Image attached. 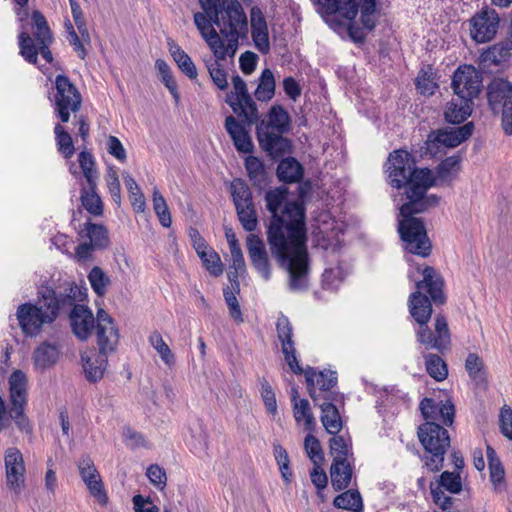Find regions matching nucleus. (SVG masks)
Here are the masks:
<instances>
[{
    "label": "nucleus",
    "mask_w": 512,
    "mask_h": 512,
    "mask_svg": "<svg viewBox=\"0 0 512 512\" xmlns=\"http://www.w3.org/2000/svg\"><path fill=\"white\" fill-rule=\"evenodd\" d=\"M5 476L9 490L19 495L25 487V465L19 449L10 447L5 451Z\"/></svg>",
    "instance_id": "obj_19"
},
{
    "label": "nucleus",
    "mask_w": 512,
    "mask_h": 512,
    "mask_svg": "<svg viewBox=\"0 0 512 512\" xmlns=\"http://www.w3.org/2000/svg\"><path fill=\"white\" fill-rule=\"evenodd\" d=\"M226 58L227 57L217 58L214 56V58L209 57L204 60L212 82L220 90H225L228 88L227 73L220 64V61H223Z\"/></svg>",
    "instance_id": "obj_45"
},
{
    "label": "nucleus",
    "mask_w": 512,
    "mask_h": 512,
    "mask_svg": "<svg viewBox=\"0 0 512 512\" xmlns=\"http://www.w3.org/2000/svg\"><path fill=\"white\" fill-rule=\"evenodd\" d=\"M70 321L73 333L82 341L87 340L96 327L94 316L85 305L74 306L70 313Z\"/></svg>",
    "instance_id": "obj_27"
},
{
    "label": "nucleus",
    "mask_w": 512,
    "mask_h": 512,
    "mask_svg": "<svg viewBox=\"0 0 512 512\" xmlns=\"http://www.w3.org/2000/svg\"><path fill=\"white\" fill-rule=\"evenodd\" d=\"M488 103L493 111L502 110V127L506 135H512V83L493 79L487 87Z\"/></svg>",
    "instance_id": "obj_12"
},
{
    "label": "nucleus",
    "mask_w": 512,
    "mask_h": 512,
    "mask_svg": "<svg viewBox=\"0 0 512 512\" xmlns=\"http://www.w3.org/2000/svg\"><path fill=\"white\" fill-rule=\"evenodd\" d=\"M335 401H325L317 403L322 411L321 422L325 430L332 435H336L342 429V421Z\"/></svg>",
    "instance_id": "obj_35"
},
{
    "label": "nucleus",
    "mask_w": 512,
    "mask_h": 512,
    "mask_svg": "<svg viewBox=\"0 0 512 512\" xmlns=\"http://www.w3.org/2000/svg\"><path fill=\"white\" fill-rule=\"evenodd\" d=\"M78 161L86 183L94 185L98 180V172L95 169L94 157L90 152L82 151L78 156Z\"/></svg>",
    "instance_id": "obj_54"
},
{
    "label": "nucleus",
    "mask_w": 512,
    "mask_h": 512,
    "mask_svg": "<svg viewBox=\"0 0 512 512\" xmlns=\"http://www.w3.org/2000/svg\"><path fill=\"white\" fill-rule=\"evenodd\" d=\"M413 215L401 216L398 232L409 253L427 257L431 251V243L422 219Z\"/></svg>",
    "instance_id": "obj_10"
},
{
    "label": "nucleus",
    "mask_w": 512,
    "mask_h": 512,
    "mask_svg": "<svg viewBox=\"0 0 512 512\" xmlns=\"http://www.w3.org/2000/svg\"><path fill=\"white\" fill-rule=\"evenodd\" d=\"M462 489V477L458 471H444L435 481L430 483V493L433 502L442 510H448L453 505V498L447 496L445 491L451 494H459Z\"/></svg>",
    "instance_id": "obj_15"
},
{
    "label": "nucleus",
    "mask_w": 512,
    "mask_h": 512,
    "mask_svg": "<svg viewBox=\"0 0 512 512\" xmlns=\"http://www.w3.org/2000/svg\"><path fill=\"white\" fill-rule=\"evenodd\" d=\"M335 507L359 512L363 509L362 497L357 490H347L333 501Z\"/></svg>",
    "instance_id": "obj_46"
},
{
    "label": "nucleus",
    "mask_w": 512,
    "mask_h": 512,
    "mask_svg": "<svg viewBox=\"0 0 512 512\" xmlns=\"http://www.w3.org/2000/svg\"><path fill=\"white\" fill-rule=\"evenodd\" d=\"M277 337L281 342L282 352L284 354L285 361L287 362L291 371L297 375L304 372L300 366L297 356L295 343L293 341V327L288 317L280 314L276 322Z\"/></svg>",
    "instance_id": "obj_20"
},
{
    "label": "nucleus",
    "mask_w": 512,
    "mask_h": 512,
    "mask_svg": "<svg viewBox=\"0 0 512 512\" xmlns=\"http://www.w3.org/2000/svg\"><path fill=\"white\" fill-rule=\"evenodd\" d=\"M303 168L300 163L292 157L282 159L277 167V176L285 183H295L301 180Z\"/></svg>",
    "instance_id": "obj_41"
},
{
    "label": "nucleus",
    "mask_w": 512,
    "mask_h": 512,
    "mask_svg": "<svg viewBox=\"0 0 512 512\" xmlns=\"http://www.w3.org/2000/svg\"><path fill=\"white\" fill-rule=\"evenodd\" d=\"M203 262L204 267L213 276H220L223 273V264L220 256L212 248H208L204 251H199L197 254Z\"/></svg>",
    "instance_id": "obj_53"
},
{
    "label": "nucleus",
    "mask_w": 512,
    "mask_h": 512,
    "mask_svg": "<svg viewBox=\"0 0 512 512\" xmlns=\"http://www.w3.org/2000/svg\"><path fill=\"white\" fill-rule=\"evenodd\" d=\"M473 102L453 97L447 104L445 110V119L452 124L464 122L472 113Z\"/></svg>",
    "instance_id": "obj_33"
},
{
    "label": "nucleus",
    "mask_w": 512,
    "mask_h": 512,
    "mask_svg": "<svg viewBox=\"0 0 512 512\" xmlns=\"http://www.w3.org/2000/svg\"><path fill=\"white\" fill-rule=\"evenodd\" d=\"M59 355L60 352L55 345L44 342L33 353L34 366L41 371L50 368L57 363Z\"/></svg>",
    "instance_id": "obj_34"
},
{
    "label": "nucleus",
    "mask_w": 512,
    "mask_h": 512,
    "mask_svg": "<svg viewBox=\"0 0 512 512\" xmlns=\"http://www.w3.org/2000/svg\"><path fill=\"white\" fill-rule=\"evenodd\" d=\"M418 437L427 453L422 457L424 468L433 473L440 471L450 447L448 431L439 423L427 421L419 426Z\"/></svg>",
    "instance_id": "obj_8"
},
{
    "label": "nucleus",
    "mask_w": 512,
    "mask_h": 512,
    "mask_svg": "<svg viewBox=\"0 0 512 512\" xmlns=\"http://www.w3.org/2000/svg\"><path fill=\"white\" fill-rule=\"evenodd\" d=\"M293 406V416L297 424L303 423L305 430L313 432L316 427V420L311 411L308 400L301 399L295 402Z\"/></svg>",
    "instance_id": "obj_44"
},
{
    "label": "nucleus",
    "mask_w": 512,
    "mask_h": 512,
    "mask_svg": "<svg viewBox=\"0 0 512 512\" xmlns=\"http://www.w3.org/2000/svg\"><path fill=\"white\" fill-rule=\"evenodd\" d=\"M287 189L278 187L265 195L271 213L267 241L272 255L290 275V289L306 287L308 254L306 249L305 212L301 204L286 202Z\"/></svg>",
    "instance_id": "obj_1"
},
{
    "label": "nucleus",
    "mask_w": 512,
    "mask_h": 512,
    "mask_svg": "<svg viewBox=\"0 0 512 512\" xmlns=\"http://www.w3.org/2000/svg\"><path fill=\"white\" fill-rule=\"evenodd\" d=\"M426 370L428 374L437 381L444 380L448 375L446 363L436 354L425 356Z\"/></svg>",
    "instance_id": "obj_51"
},
{
    "label": "nucleus",
    "mask_w": 512,
    "mask_h": 512,
    "mask_svg": "<svg viewBox=\"0 0 512 512\" xmlns=\"http://www.w3.org/2000/svg\"><path fill=\"white\" fill-rule=\"evenodd\" d=\"M437 87L438 85L433 77V69L430 66L427 69H422L416 78L417 90L423 95H432Z\"/></svg>",
    "instance_id": "obj_57"
},
{
    "label": "nucleus",
    "mask_w": 512,
    "mask_h": 512,
    "mask_svg": "<svg viewBox=\"0 0 512 512\" xmlns=\"http://www.w3.org/2000/svg\"><path fill=\"white\" fill-rule=\"evenodd\" d=\"M305 378L310 397L315 403L325 401H340L342 396L333 390L337 384L336 373L330 370L316 371L308 367Z\"/></svg>",
    "instance_id": "obj_13"
},
{
    "label": "nucleus",
    "mask_w": 512,
    "mask_h": 512,
    "mask_svg": "<svg viewBox=\"0 0 512 512\" xmlns=\"http://www.w3.org/2000/svg\"><path fill=\"white\" fill-rule=\"evenodd\" d=\"M78 469L91 495L100 505L105 506L108 503V496L93 461L89 457L81 458Z\"/></svg>",
    "instance_id": "obj_24"
},
{
    "label": "nucleus",
    "mask_w": 512,
    "mask_h": 512,
    "mask_svg": "<svg viewBox=\"0 0 512 512\" xmlns=\"http://www.w3.org/2000/svg\"><path fill=\"white\" fill-rule=\"evenodd\" d=\"M225 128L238 152L251 153L253 151L254 145L248 131L234 116L230 115L226 117Z\"/></svg>",
    "instance_id": "obj_30"
},
{
    "label": "nucleus",
    "mask_w": 512,
    "mask_h": 512,
    "mask_svg": "<svg viewBox=\"0 0 512 512\" xmlns=\"http://www.w3.org/2000/svg\"><path fill=\"white\" fill-rule=\"evenodd\" d=\"M276 82L273 72L266 68L259 77V83L255 90L257 100L266 102L272 99L275 94Z\"/></svg>",
    "instance_id": "obj_43"
},
{
    "label": "nucleus",
    "mask_w": 512,
    "mask_h": 512,
    "mask_svg": "<svg viewBox=\"0 0 512 512\" xmlns=\"http://www.w3.org/2000/svg\"><path fill=\"white\" fill-rule=\"evenodd\" d=\"M484 364L482 359L475 353H470L465 361V369L469 376L476 381H481L484 378Z\"/></svg>",
    "instance_id": "obj_63"
},
{
    "label": "nucleus",
    "mask_w": 512,
    "mask_h": 512,
    "mask_svg": "<svg viewBox=\"0 0 512 512\" xmlns=\"http://www.w3.org/2000/svg\"><path fill=\"white\" fill-rule=\"evenodd\" d=\"M232 83L234 91L227 95V103L247 125L255 123L258 120V109L248 93L245 81L239 75H235L232 77Z\"/></svg>",
    "instance_id": "obj_14"
},
{
    "label": "nucleus",
    "mask_w": 512,
    "mask_h": 512,
    "mask_svg": "<svg viewBox=\"0 0 512 512\" xmlns=\"http://www.w3.org/2000/svg\"><path fill=\"white\" fill-rule=\"evenodd\" d=\"M79 35L75 32L71 23L67 24L68 41L74 47V50L81 59H85L87 52L85 45H89L91 42L90 34L86 26V22L75 24Z\"/></svg>",
    "instance_id": "obj_36"
},
{
    "label": "nucleus",
    "mask_w": 512,
    "mask_h": 512,
    "mask_svg": "<svg viewBox=\"0 0 512 512\" xmlns=\"http://www.w3.org/2000/svg\"><path fill=\"white\" fill-rule=\"evenodd\" d=\"M16 316L23 333L30 336L37 335L43 325L50 324L56 319L55 307L45 299L41 289L37 303L21 304L17 308Z\"/></svg>",
    "instance_id": "obj_9"
},
{
    "label": "nucleus",
    "mask_w": 512,
    "mask_h": 512,
    "mask_svg": "<svg viewBox=\"0 0 512 512\" xmlns=\"http://www.w3.org/2000/svg\"><path fill=\"white\" fill-rule=\"evenodd\" d=\"M291 128V118L281 105H273L265 117L257 123L256 135L259 146L271 157H281L290 152L291 142L284 137Z\"/></svg>",
    "instance_id": "obj_4"
},
{
    "label": "nucleus",
    "mask_w": 512,
    "mask_h": 512,
    "mask_svg": "<svg viewBox=\"0 0 512 512\" xmlns=\"http://www.w3.org/2000/svg\"><path fill=\"white\" fill-rule=\"evenodd\" d=\"M149 342L151 346L157 351L165 365L172 367L175 364L174 354L158 331H154L150 335Z\"/></svg>",
    "instance_id": "obj_50"
},
{
    "label": "nucleus",
    "mask_w": 512,
    "mask_h": 512,
    "mask_svg": "<svg viewBox=\"0 0 512 512\" xmlns=\"http://www.w3.org/2000/svg\"><path fill=\"white\" fill-rule=\"evenodd\" d=\"M423 279L416 283V291L412 292L408 299L409 312L419 325L416 330L417 341L426 349L443 351L450 344V333L445 317L436 315L434 331L427 325L431 318V301L435 304H443V280L433 267L426 266L422 270Z\"/></svg>",
    "instance_id": "obj_2"
},
{
    "label": "nucleus",
    "mask_w": 512,
    "mask_h": 512,
    "mask_svg": "<svg viewBox=\"0 0 512 512\" xmlns=\"http://www.w3.org/2000/svg\"><path fill=\"white\" fill-rule=\"evenodd\" d=\"M473 129V123L469 122L461 127L431 132L427 140L428 148L438 149L440 146L454 148L467 140L472 135Z\"/></svg>",
    "instance_id": "obj_21"
},
{
    "label": "nucleus",
    "mask_w": 512,
    "mask_h": 512,
    "mask_svg": "<svg viewBox=\"0 0 512 512\" xmlns=\"http://www.w3.org/2000/svg\"><path fill=\"white\" fill-rule=\"evenodd\" d=\"M245 168L249 179L255 184H260L265 180V168L259 158L255 156H248L245 159Z\"/></svg>",
    "instance_id": "obj_59"
},
{
    "label": "nucleus",
    "mask_w": 512,
    "mask_h": 512,
    "mask_svg": "<svg viewBox=\"0 0 512 512\" xmlns=\"http://www.w3.org/2000/svg\"><path fill=\"white\" fill-rule=\"evenodd\" d=\"M359 1L361 3L360 21H361L362 27H359L355 23V18L352 20V24L355 25L357 28H359L362 31L364 37H366L364 30L372 31L376 26V22H377L376 1L375 0H359ZM350 38L356 43H362L365 40V38H363V40H361V41H356L351 36H350Z\"/></svg>",
    "instance_id": "obj_39"
},
{
    "label": "nucleus",
    "mask_w": 512,
    "mask_h": 512,
    "mask_svg": "<svg viewBox=\"0 0 512 512\" xmlns=\"http://www.w3.org/2000/svg\"><path fill=\"white\" fill-rule=\"evenodd\" d=\"M236 211L239 221L246 231L252 232L257 228L258 219L254 204L247 206V208L245 206L236 208Z\"/></svg>",
    "instance_id": "obj_60"
},
{
    "label": "nucleus",
    "mask_w": 512,
    "mask_h": 512,
    "mask_svg": "<svg viewBox=\"0 0 512 512\" xmlns=\"http://www.w3.org/2000/svg\"><path fill=\"white\" fill-rule=\"evenodd\" d=\"M207 15L213 17V23L219 28L220 34L226 38L223 42L224 57H234L239 38L248 30L247 17L238 0H220Z\"/></svg>",
    "instance_id": "obj_5"
},
{
    "label": "nucleus",
    "mask_w": 512,
    "mask_h": 512,
    "mask_svg": "<svg viewBox=\"0 0 512 512\" xmlns=\"http://www.w3.org/2000/svg\"><path fill=\"white\" fill-rule=\"evenodd\" d=\"M95 328L99 346L98 352L105 355L113 352L118 344L119 334L113 319L103 309L97 312V325Z\"/></svg>",
    "instance_id": "obj_22"
},
{
    "label": "nucleus",
    "mask_w": 512,
    "mask_h": 512,
    "mask_svg": "<svg viewBox=\"0 0 512 512\" xmlns=\"http://www.w3.org/2000/svg\"><path fill=\"white\" fill-rule=\"evenodd\" d=\"M352 467L348 461L333 462L330 468L331 483L336 491L346 489L351 482Z\"/></svg>",
    "instance_id": "obj_37"
},
{
    "label": "nucleus",
    "mask_w": 512,
    "mask_h": 512,
    "mask_svg": "<svg viewBox=\"0 0 512 512\" xmlns=\"http://www.w3.org/2000/svg\"><path fill=\"white\" fill-rule=\"evenodd\" d=\"M96 189L97 182L94 185L87 183L83 185L81 189V203L90 214L99 216L103 213V203Z\"/></svg>",
    "instance_id": "obj_42"
},
{
    "label": "nucleus",
    "mask_w": 512,
    "mask_h": 512,
    "mask_svg": "<svg viewBox=\"0 0 512 512\" xmlns=\"http://www.w3.org/2000/svg\"><path fill=\"white\" fill-rule=\"evenodd\" d=\"M232 196L236 208L246 207L253 204L249 187L242 181L232 183Z\"/></svg>",
    "instance_id": "obj_58"
},
{
    "label": "nucleus",
    "mask_w": 512,
    "mask_h": 512,
    "mask_svg": "<svg viewBox=\"0 0 512 512\" xmlns=\"http://www.w3.org/2000/svg\"><path fill=\"white\" fill-rule=\"evenodd\" d=\"M123 180L129 192V198L136 212H144L146 207L145 197L135 179L128 173H123Z\"/></svg>",
    "instance_id": "obj_47"
},
{
    "label": "nucleus",
    "mask_w": 512,
    "mask_h": 512,
    "mask_svg": "<svg viewBox=\"0 0 512 512\" xmlns=\"http://www.w3.org/2000/svg\"><path fill=\"white\" fill-rule=\"evenodd\" d=\"M54 134L58 151L65 157L71 158L75 152L72 137L65 128L57 123L54 127Z\"/></svg>",
    "instance_id": "obj_49"
},
{
    "label": "nucleus",
    "mask_w": 512,
    "mask_h": 512,
    "mask_svg": "<svg viewBox=\"0 0 512 512\" xmlns=\"http://www.w3.org/2000/svg\"><path fill=\"white\" fill-rule=\"evenodd\" d=\"M304 448L313 464H322L324 456L320 442L311 432L305 437Z\"/></svg>",
    "instance_id": "obj_61"
},
{
    "label": "nucleus",
    "mask_w": 512,
    "mask_h": 512,
    "mask_svg": "<svg viewBox=\"0 0 512 512\" xmlns=\"http://www.w3.org/2000/svg\"><path fill=\"white\" fill-rule=\"evenodd\" d=\"M169 52L179 69L191 80L198 76L197 68L191 57L176 43L169 42Z\"/></svg>",
    "instance_id": "obj_38"
},
{
    "label": "nucleus",
    "mask_w": 512,
    "mask_h": 512,
    "mask_svg": "<svg viewBox=\"0 0 512 512\" xmlns=\"http://www.w3.org/2000/svg\"><path fill=\"white\" fill-rule=\"evenodd\" d=\"M81 235L87 237L90 240L89 243L96 250H102L109 246L110 240L108 231L101 224H95L90 221L86 222Z\"/></svg>",
    "instance_id": "obj_40"
},
{
    "label": "nucleus",
    "mask_w": 512,
    "mask_h": 512,
    "mask_svg": "<svg viewBox=\"0 0 512 512\" xmlns=\"http://www.w3.org/2000/svg\"><path fill=\"white\" fill-rule=\"evenodd\" d=\"M420 410L426 422L442 423L451 426L454 422L455 408L451 401H436L424 398L420 403Z\"/></svg>",
    "instance_id": "obj_23"
},
{
    "label": "nucleus",
    "mask_w": 512,
    "mask_h": 512,
    "mask_svg": "<svg viewBox=\"0 0 512 512\" xmlns=\"http://www.w3.org/2000/svg\"><path fill=\"white\" fill-rule=\"evenodd\" d=\"M41 290L45 299L55 307L56 317L61 310L73 309L75 305H81L80 303L86 298V289L74 282H65L58 291L50 287H41Z\"/></svg>",
    "instance_id": "obj_16"
},
{
    "label": "nucleus",
    "mask_w": 512,
    "mask_h": 512,
    "mask_svg": "<svg viewBox=\"0 0 512 512\" xmlns=\"http://www.w3.org/2000/svg\"><path fill=\"white\" fill-rule=\"evenodd\" d=\"M481 83V73L471 65H464L454 72L451 86L455 97L473 102L480 93Z\"/></svg>",
    "instance_id": "obj_17"
},
{
    "label": "nucleus",
    "mask_w": 512,
    "mask_h": 512,
    "mask_svg": "<svg viewBox=\"0 0 512 512\" xmlns=\"http://www.w3.org/2000/svg\"><path fill=\"white\" fill-rule=\"evenodd\" d=\"M85 378L90 383L100 381L107 367L108 355L104 353L90 351L81 356Z\"/></svg>",
    "instance_id": "obj_28"
},
{
    "label": "nucleus",
    "mask_w": 512,
    "mask_h": 512,
    "mask_svg": "<svg viewBox=\"0 0 512 512\" xmlns=\"http://www.w3.org/2000/svg\"><path fill=\"white\" fill-rule=\"evenodd\" d=\"M88 280L92 289L98 296H103L107 291V287L111 283L110 278L98 266L91 269L88 274Z\"/></svg>",
    "instance_id": "obj_55"
},
{
    "label": "nucleus",
    "mask_w": 512,
    "mask_h": 512,
    "mask_svg": "<svg viewBox=\"0 0 512 512\" xmlns=\"http://www.w3.org/2000/svg\"><path fill=\"white\" fill-rule=\"evenodd\" d=\"M510 50V47L506 43H498L482 52L480 55V60L485 65H498L509 56Z\"/></svg>",
    "instance_id": "obj_48"
},
{
    "label": "nucleus",
    "mask_w": 512,
    "mask_h": 512,
    "mask_svg": "<svg viewBox=\"0 0 512 512\" xmlns=\"http://www.w3.org/2000/svg\"><path fill=\"white\" fill-rule=\"evenodd\" d=\"M246 244L251 264L263 279L269 280L271 265L263 240L255 234H250Z\"/></svg>",
    "instance_id": "obj_25"
},
{
    "label": "nucleus",
    "mask_w": 512,
    "mask_h": 512,
    "mask_svg": "<svg viewBox=\"0 0 512 512\" xmlns=\"http://www.w3.org/2000/svg\"><path fill=\"white\" fill-rule=\"evenodd\" d=\"M9 397L11 406L27 403V377L21 370L14 371L9 377Z\"/></svg>",
    "instance_id": "obj_32"
},
{
    "label": "nucleus",
    "mask_w": 512,
    "mask_h": 512,
    "mask_svg": "<svg viewBox=\"0 0 512 512\" xmlns=\"http://www.w3.org/2000/svg\"><path fill=\"white\" fill-rule=\"evenodd\" d=\"M428 189L429 188H425L419 195L408 193L406 195L408 201L400 207V216L422 213L437 206L440 197L435 194L426 195Z\"/></svg>",
    "instance_id": "obj_29"
},
{
    "label": "nucleus",
    "mask_w": 512,
    "mask_h": 512,
    "mask_svg": "<svg viewBox=\"0 0 512 512\" xmlns=\"http://www.w3.org/2000/svg\"><path fill=\"white\" fill-rule=\"evenodd\" d=\"M33 22V38L26 31H21L18 35L20 55L31 64H36L38 54L45 59L46 62L53 61V55L49 47L53 42V37L48 23L40 11L32 13Z\"/></svg>",
    "instance_id": "obj_6"
},
{
    "label": "nucleus",
    "mask_w": 512,
    "mask_h": 512,
    "mask_svg": "<svg viewBox=\"0 0 512 512\" xmlns=\"http://www.w3.org/2000/svg\"><path fill=\"white\" fill-rule=\"evenodd\" d=\"M469 24L471 38L477 43H487L496 36L500 18L493 8L485 6L470 19Z\"/></svg>",
    "instance_id": "obj_18"
},
{
    "label": "nucleus",
    "mask_w": 512,
    "mask_h": 512,
    "mask_svg": "<svg viewBox=\"0 0 512 512\" xmlns=\"http://www.w3.org/2000/svg\"><path fill=\"white\" fill-rule=\"evenodd\" d=\"M153 209L163 227H170L172 224L171 214L166 200L157 188L153 190Z\"/></svg>",
    "instance_id": "obj_52"
},
{
    "label": "nucleus",
    "mask_w": 512,
    "mask_h": 512,
    "mask_svg": "<svg viewBox=\"0 0 512 512\" xmlns=\"http://www.w3.org/2000/svg\"><path fill=\"white\" fill-rule=\"evenodd\" d=\"M460 159L458 156L445 158L437 167L435 174L432 172L433 186L450 185L459 170Z\"/></svg>",
    "instance_id": "obj_31"
},
{
    "label": "nucleus",
    "mask_w": 512,
    "mask_h": 512,
    "mask_svg": "<svg viewBox=\"0 0 512 512\" xmlns=\"http://www.w3.org/2000/svg\"><path fill=\"white\" fill-rule=\"evenodd\" d=\"M155 67L161 75V81L167 87L176 101H179V93L177 90V83L172 75L171 69L166 61L158 59L155 62Z\"/></svg>",
    "instance_id": "obj_56"
},
{
    "label": "nucleus",
    "mask_w": 512,
    "mask_h": 512,
    "mask_svg": "<svg viewBox=\"0 0 512 512\" xmlns=\"http://www.w3.org/2000/svg\"><path fill=\"white\" fill-rule=\"evenodd\" d=\"M334 30L346 29L356 41L364 38L362 31L352 24L359 11L357 0H310Z\"/></svg>",
    "instance_id": "obj_7"
},
{
    "label": "nucleus",
    "mask_w": 512,
    "mask_h": 512,
    "mask_svg": "<svg viewBox=\"0 0 512 512\" xmlns=\"http://www.w3.org/2000/svg\"><path fill=\"white\" fill-rule=\"evenodd\" d=\"M499 428L501 434L512 441V409L509 406L505 405L500 410Z\"/></svg>",
    "instance_id": "obj_64"
},
{
    "label": "nucleus",
    "mask_w": 512,
    "mask_h": 512,
    "mask_svg": "<svg viewBox=\"0 0 512 512\" xmlns=\"http://www.w3.org/2000/svg\"><path fill=\"white\" fill-rule=\"evenodd\" d=\"M55 89L56 92L53 96L54 114L62 123H67L70 120V114L77 113L81 108V94L65 75L56 76Z\"/></svg>",
    "instance_id": "obj_11"
},
{
    "label": "nucleus",
    "mask_w": 512,
    "mask_h": 512,
    "mask_svg": "<svg viewBox=\"0 0 512 512\" xmlns=\"http://www.w3.org/2000/svg\"><path fill=\"white\" fill-rule=\"evenodd\" d=\"M389 183L400 189L405 187V194H420L425 188L433 186L432 171L428 168H416L415 161L405 150L390 153L387 162Z\"/></svg>",
    "instance_id": "obj_3"
},
{
    "label": "nucleus",
    "mask_w": 512,
    "mask_h": 512,
    "mask_svg": "<svg viewBox=\"0 0 512 512\" xmlns=\"http://www.w3.org/2000/svg\"><path fill=\"white\" fill-rule=\"evenodd\" d=\"M230 254H231V259H232L231 268L234 269V272L230 271L228 273V278H229L230 282H232V283L234 282L235 285L237 287H239L237 278H238L239 274H241L242 272H245V269H246L244 256H243V253H242V250L240 247L231 249Z\"/></svg>",
    "instance_id": "obj_62"
},
{
    "label": "nucleus",
    "mask_w": 512,
    "mask_h": 512,
    "mask_svg": "<svg viewBox=\"0 0 512 512\" xmlns=\"http://www.w3.org/2000/svg\"><path fill=\"white\" fill-rule=\"evenodd\" d=\"M213 17L207 15L205 11L196 12L194 14V23L199 30L201 36L204 38L213 55L217 58L224 57L223 40L219 33L214 29Z\"/></svg>",
    "instance_id": "obj_26"
}]
</instances>
